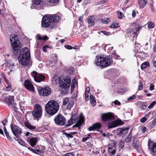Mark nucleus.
<instances>
[{
    "instance_id": "nucleus-5",
    "label": "nucleus",
    "mask_w": 156,
    "mask_h": 156,
    "mask_svg": "<svg viewBox=\"0 0 156 156\" xmlns=\"http://www.w3.org/2000/svg\"><path fill=\"white\" fill-rule=\"evenodd\" d=\"M73 120L76 122V124L73 126V127H78V129H80V126L84 122V118L83 115V113H81L79 117L76 116L74 114L71 116Z\"/></svg>"
},
{
    "instance_id": "nucleus-54",
    "label": "nucleus",
    "mask_w": 156,
    "mask_h": 156,
    "mask_svg": "<svg viewBox=\"0 0 156 156\" xmlns=\"http://www.w3.org/2000/svg\"><path fill=\"white\" fill-rule=\"evenodd\" d=\"M133 145L136 148H138L139 147V145L137 143H133Z\"/></svg>"
},
{
    "instance_id": "nucleus-63",
    "label": "nucleus",
    "mask_w": 156,
    "mask_h": 156,
    "mask_svg": "<svg viewBox=\"0 0 156 156\" xmlns=\"http://www.w3.org/2000/svg\"><path fill=\"white\" fill-rule=\"evenodd\" d=\"M136 12L134 10H133L132 12V16L133 18L135 17L136 16Z\"/></svg>"
},
{
    "instance_id": "nucleus-20",
    "label": "nucleus",
    "mask_w": 156,
    "mask_h": 156,
    "mask_svg": "<svg viewBox=\"0 0 156 156\" xmlns=\"http://www.w3.org/2000/svg\"><path fill=\"white\" fill-rule=\"evenodd\" d=\"M147 0H138V3L140 8H143L145 7L147 3Z\"/></svg>"
},
{
    "instance_id": "nucleus-27",
    "label": "nucleus",
    "mask_w": 156,
    "mask_h": 156,
    "mask_svg": "<svg viewBox=\"0 0 156 156\" xmlns=\"http://www.w3.org/2000/svg\"><path fill=\"white\" fill-rule=\"evenodd\" d=\"M90 96L91 104L92 106L94 107L96 104V101L93 95H90Z\"/></svg>"
},
{
    "instance_id": "nucleus-26",
    "label": "nucleus",
    "mask_w": 156,
    "mask_h": 156,
    "mask_svg": "<svg viewBox=\"0 0 156 156\" xmlns=\"http://www.w3.org/2000/svg\"><path fill=\"white\" fill-rule=\"evenodd\" d=\"M139 30V28L138 27H136L132 29L129 30V32L130 34H135Z\"/></svg>"
},
{
    "instance_id": "nucleus-1",
    "label": "nucleus",
    "mask_w": 156,
    "mask_h": 156,
    "mask_svg": "<svg viewBox=\"0 0 156 156\" xmlns=\"http://www.w3.org/2000/svg\"><path fill=\"white\" fill-rule=\"evenodd\" d=\"M10 42L14 55L16 56L19 55L18 58L19 63L22 65H27L30 58V52L28 48H24L20 50L22 44H20L16 35L10 38Z\"/></svg>"
},
{
    "instance_id": "nucleus-18",
    "label": "nucleus",
    "mask_w": 156,
    "mask_h": 156,
    "mask_svg": "<svg viewBox=\"0 0 156 156\" xmlns=\"http://www.w3.org/2000/svg\"><path fill=\"white\" fill-rule=\"evenodd\" d=\"M37 141V137H33L30 138L29 141V144L32 147H34L36 145Z\"/></svg>"
},
{
    "instance_id": "nucleus-47",
    "label": "nucleus",
    "mask_w": 156,
    "mask_h": 156,
    "mask_svg": "<svg viewBox=\"0 0 156 156\" xmlns=\"http://www.w3.org/2000/svg\"><path fill=\"white\" fill-rule=\"evenodd\" d=\"M147 120V119L146 117H143L140 120V122H141L144 123L146 122Z\"/></svg>"
},
{
    "instance_id": "nucleus-8",
    "label": "nucleus",
    "mask_w": 156,
    "mask_h": 156,
    "mask_svg": "<svg viewBox=\"0 0 156 156\" xmlns=\"http://www.w3.org/2000/svg\"><path fill=\"white\" fill-rule=\"evenodd\" d=\"M37 89L39 95L43 96H48L51 93V89L48 87H38Z\"/></svg>"
},
{
    "instance_id": "nucleus-19",
    "label": "nucleus",
    "mask_w": 156,
    "mask_h": 156,
    "mask_svg": "<svg viewBox=\"0 0 156 156\" xmlns=\"http://www.w3.org/2000/svg\"><path fill=\"white\" fill-rule=\"evenodd\" d=\"M148 145L149 148L153 152V148L155 149L156 148V143H154L149 140L148 143Z\"/></svg>"
},
{
    "instance_id": "nucleus-31",
    "label": "nucleus",
    "mask_w": 156,
    "mask_h": 156,
    "mask_svg": "<svg viewBox=\"0 0 156 156\" xmlns=\"http://www.w3.org/2000/svg\"><path fill=\"white\" fill-rule=\"evenodd\" d=\"M149 65V62L147 61L143 63L141 66V68L142 69H146L147 66Z\"/></svg>"
},
{
    "instance_id": "nucleus-9",
    "label": "nucleus",
    "mask_w": 156,
    "mask_h": 156,
    "mask_svg": "<svg viewBox=\"0 0 156 156\" xmlns=\"http://www.w3.org/2000/svg\"><path fill=\"white\" fill-rule=\"evenodd\" d=\"M55 123L59 126L65 125L66 119L64 116L61 114H58L55 116L54 119Z\"/></svg>"
},
{
    "instance_id": "nucleus-41",
    "label": "nucleus",
    "mask_w": 156,
    "mask_h": 156,
    "mask_svg": "<svg viewBox=\"0 0 156 156\" xmlns=\"http://www.w3.org/2000/svg\"><path fill=\"white\" fill-rule=\"evenodd\" d=\"M5 136L8 140H9L11 141L12 140V138L11 137V136L9 135V133L8 132H5Z\"/></svg>"
},
{
    "instance_id": "nucleus-2",
    "label": "nucleus",
    "mask_w": 156,
    "mask_h": 156,
    "mask_svg": "<svg viewBox=\"0 0 156 156\" xmlns=\"http://www.w3.org/2000/svg\"><path fill=\"white\" fill-rule=\"evenodd\" d=\"M112 62V58L109 56L97 55L94 63L97 66L104 68L110 66Z\"/></svg>"
},
{
    "instance_id": "nucleus-11",
    "label": "nucleus",
    "mask_w": 156,
    "mask_h": 156,
    "mask_svg": "<svg viewBox=\"0 0 156 156\" xmlns=\"http://www.w3.org/2000/svg\"><path fill=\"white\" fill-rule=\"evenodd\" d=\"M11 130L12 133L17 138H20V135L21 133V129L18 126L11 124L10 125Z\"/></svg>"
},
{
    "instance_id": "nucleus-36",
    "label": "nucleus",
    "mask_w": 156,
    "mask_h": 156,
    "mask_svg": "<svg viewBox=\"0 0 156 156\" xmlns=\"http://www.w3.org/2000/svg\"><path fill=\"white\" fill-rule=\"evenodd\" d=\"M128 129H129L127 128H123V129L122 130V131L121 133V135H126L128 133Z\"/></svg>"
},
{
    "instance_id": "nucleus-10",
    "label": "nucleus",
    "mask_w": 156,
    "mask_h": 156,
    "mask_svg": "<svg viewBox=\"0 0 156 156\" xmlns=\"http://www.w3.org/2000/svg\"><path fill=\"white\" fill-rule=\"evenodd\" d=\"M32 76L34 78V80L38 83L44 80L45 78L44 76L41 73H39L36 71H33L31 73Z\"/></svg>"
},
{
    "instance_id": "nucleus-52",
    "label": "nucleus",
    "mask_w": 156,
    "mask_h": 156,
    "mask_svg": "<svg viewBox=\"0 0 156 156\" xmlns=\"http://www.w3.org/2000/svg\"><path fill=\"white\" fill-rule=\"evenodd\" d=\"M123 129V128H118L117 129V131L118 133L121 135V133L122 132V130Z\"/></svg>"
},
{
    "instance_id": "nucleus-17",
    "label": "nucleus",
    "mask_w": 156,
    "mask_h": 156,
    "mask_svg": "<svg viewBox=\"0 0 156 156\" xmlns=\"http://www.w3.org/2000/svg\"><path fill=\"white\" fill-rule=\"evenodd\" d=\"M48 15L51 23L53 22L55 23H57L61 19V17L56 14H49Z\"/></svg>"
},
{
    "instance_id": "nucleus-45",
    "label": "nucleus",
    "mask_w": 156,
    "mask_h": 156,
    "mask_svg": "<svg viewBox=\"0 0 156 156\" xmlns=\"http://www.w3.org/2000/svg\"><path fill=\"white\" fill-rule=\"evenodd\" d=\"M33 2L35 5H38L40 4L41 0H33Z\"/></svg>"
},
{
    "instance_id": "nucleus-15",
    "label": "nucleus",
    "mask_w": 156,
    "mask_h": 156,
    "mask_svg": "<svg viewBox=\"0 0 156 156\" xmlns=\"http://www.w3.org/2000/svg\"><path fill=\"white\" fill-rule=\"evenodd\" d=\"M111 146L108 147V151L109 156H114L116 152V145L114 142L112 143Z\"/></svg>"
},
{
    "instance_id": "nucleus-34",
    "label": "nucleus",
    "mask_w": 156,
    "mask_h": 156,
    "mask_svg": "<svg viewBox=\"0 0 156 156\" xmlns=\"http://www.w3.org/2000/svg\"><path fill=\"white\" fill-rule=\"evenodd\" d=\"M125 141L123 140H121L119 144V147L122 149L124 147Z\"/></svg>"
},
{
    "instance_id": "nucleus-44",
    "label": "nucleus",
    "mask_w": 156,
    "mask_h": 156,
    "mask_svg": "<svg viewBox=\"0 0 156 156\" xmlns=\"http://www.w3.org/2000/svg\"><path fill=\"white\" fill-rule=\"evenodd\" d=\"M147 107V106L145 105L144 103H143L141 105L140 107V109L141 110H145Z\"/></svg>"
},
{
    "instance_id": "nucleus-30",
    "label": "nucleus",
    "mask_w": 156,
    "mask_h": 156,
    "mask_svg": "<svg viewBox=\"0 0 156 156\" xmlns=\"http://www.w3.org/2000/svg\"><path fill=\"white\" fill-rule=\"evenodd\" d=\"M75 122V121L73 120V119L71 117L70 119L68 120L67 124L66 125V127L69 126Z\"/></svg>"
},
{
    "instance_id": "nucleus-13",
    "label": "nucleus",
    "mask_w": 156,
    "mask_h": 156,
    "mask_svg": "<svg viewBox=\"0 0 156 156\" xmlns=\"http://www.w3.org/2000/svg\"><path fill=\"white\" fill-rule=\"evenodd\" d=\"M124 123V122L120 120H116L107 123V125L108 128L110 129L116 127L119 125H122Z\"/></svg>"
},
{
    "instance_id": "nucleus-62",
    "label": "nucleus",
    "mask_w": 156,
    "mask_h": 156,
    "mask_svg": "<svg viewBox=\"0 0 156 156\" xmlns=\"http://www.w3.org/2000/svg\"><path fill=\"white\" fill-rule=\"evenodd\" d=\"M65 156H74V155L73 154L70 153L66 154Z\"/></svg>"
},
{
    "instance_id": "nucleus-51",
    "label": "nucleus",
    "mask_w": 156,
    "mask_h": 156,
    "mask_svg": "<svg viewBox=\"0 0 156 156\" xmlns=\"http://www.w3.org/2000/svg\"><path fill=\"white\" fill-rule=\"evenodd\" d=\"M95 129L94 124L92 126L89 127L88 128V130L89 131H91Z\"/></svg>"
},
{
    "instance_id": "nucleus-39",
    "label": "nucleus",
    "mask_w": 156,
    "mask_h": 156,
    "mask_svg": "<svg viewBox=\"0 0 156 156\" xmlns=\"http://www.w3.org/2000/svg\"><path fill=\"white\" fill-rule=\"evenodd\" d=\"M85 96H89V95L90 96V95H91L90 94V90L89 88H86V90L85 93Z\"/></svg>"
},
{
    "instance_id": "nucleus-57",
    "label": "nucleus",
    "mask_w": 156,
    "mask_h": 156,
    "mask_svg": "<svg viewBox=\"0 0 156 156\" xmlns=\"http://www.w3.org/2000/svg\"><path fill=\"white\" fill-rule=\"evenodd\" d=\"M65 47L68 49H72L73 48L70 45H65Z\"/></svg>"
},
{
    "instance_id": "nucleus-4",
    "label": "nucleus",
    "mask_w": 156,
    "mask_h": 156,
    "mask_svg": "<svg viewBox=\"0 0 156 156\" xmlns=\"http://www.w3.org/2000/svg\"><path fill=\"white\" fill-rule=\"evenodd\" d=\"M59 108L58 103L56 101L51 100L48 101L45 106V110L47 113L51 115L56 114Z\"/></svg>"
},
{
    "instance_id": "nucleus-22",
    "label": "nucleus",
    "mask_w": 156,
    "mask_h": 156,
    "mask_svg": "<svg viewBox=\"0 0 156 156\" xmlns=\"http://www.w3.org/2000/svg\"><path fill=\"white\" fill-rule=\"evenodd\" d=\"M95 17L93 16H90L88 19L87 21L90 26H93L94 24Z\"/></svg>"
},
{
    "instance_id": "nucleus-60",
    "label": "nucleus",
    "mask_w": 156,
    "mask_h": 156,
    "mask_svg": "<svg viewBox=\"0 0 156 156\" xmlns=\"http://www.w3.org/2000/svg\"><path fill=\"white\" fill-rule=\"evenodd\" d=\"M7 119H4V120H3L2 122V124L4 126H5L6 125V124H7Z\"/></svg>"
},
{
    "instance_id": "nucleus-7",
    "label": "nucleus",
    "mask_w": 156,
    "mask_h": 156,
    "mask_svg": "<svg viewBox=\"0 0 156 156\" xmlns=\"http://www.w3.org/2000/svg\"><path fill=\"white\" fill-rule=\"evenodd\" d=\"M51 23V21L50 20L48 16V15L44 16L42 20L41 24L42 26L43 27H47L50 26V29H53L56 28L57 27L56 25H50Z\"/></svg>"
},
{
    "instance_id": "nucleus-16",
    "label": "nucleus",
    "mask_w": 156,
    "mask_h": 156,
    "mask_svg": "<svg viewBox=\"0 0 156 156\" xmlns=\"http://www.w3.org/2000/svg\"><path fill=\"white\" fill-rule=\"evenodd\" d=\"M14 97L13 96H10L6 97L5 98V101L9 106H11L12 105L15 104L14 102Z\"/></svg>"
},
{
    "instance_id": "nucleus-40",
    "label": "nucleus",
    "mask_w": 156,
    "mask_h": 156,
    "mask_svg": "<svg viewBox=\"0 0 156 156\" xmlns=\"http://www.w3.org/2000/svg\"><path fill=\"white\" fill-rule=\"evenodd\" d=\"M119 27V24L116 23H113L110 26L111 28H116Z\"/></svg>"
},
{
    "instance_id": "nucleus-53",
    "label": "nucleus",
    "mask_w": 156,
    "mask_h": 156,
    "mask_svg": "<svg viewBox=\"0 0 156 156\" xmlns=\"http://www.w3.org/2000/svg\"><path fill=\"white\" fill-rule=\"evenodd\" d=\"M88 136H90V135H88ZM90 138L89 136H87L86 137L83 138L82 139V141L83 142H84L86 141L88 139H89Z\"/></svg>"
},
{
    "instance_id": "nucleus-59",
    "label": "nucleus",
    "mask_w": 156,
    "mask_h": 156,
    "mask_svg": "<svg viewBox=\"0 0 156 156\" xmlns=\"http://www.w3.org/2000/svg\"><path fill=\"white\" fill-rule=\"evenodd\" d=\"M114 104L115 105H119L121 104L117 100H115L114 102Z\"/></svg>"
},
{
    "instance_id": "nucleus-6",
    "label": "nucleus",
    "mask_w": 156,
    "mask_h": 156,
    "mask_svg": "<svg viewBox=\"0 0 156 156\" xmlns=\"http://www.w3.org/2000/svg\"><path fill=\"white\" fill-rule=\"evenodd\" d=\"M32 115L34 119L38 120L42 115V108L39 104L36 105L32 112Z\"/></svg>"
},
{
    "instance_id": "nucleus-25",
    "label": "nucleus",
    "mask_w": 156,
    "mask_h": 156,
    "mask_svg": "<svg viewBox=\"0 0 156 156\" xmlns=\"http://www.w3.org/2000/svg\"><path fill=\"white\" fill-rule=\"evenodd\" d=\"M62 78H59L58 77H53L51 80L52 83L54 84H58L59 83H60Z\"/></svg>"
},
{
    "instance_id": "nucleus-42",
    "label": "nucleus",
    "mask_w": 156,
    "mask_h": 156,
    "mask_svg": "<svg viewBox=\"0 0 156 156\" xmlns=\"http://www.w3.org/2000/svg\"><path fill=\"white\" fill-rule=\"evenodd\" d=\"M156 104V101H154L151 103L150 105L148 106V108L149 109H151Z\"/></svg>"
},
{
    "instance_id": "nucleus-48",
    "label": "nucleus",
    "mask_w": 156,
    "mask_h": 156,
    "mask_svg": "<svg viewBox=\"0 0 156 156\" xmlns=\"http://www.w3.org/2000/svg\"><path fill=\"white\" fill-rule=\"evenodd\" d=\"M101 32L103 34H104L105 35H106L109 36L111 34V33L110 32H108L102 30Z\"/></svg>"
},
{
    "instance_id": "nucleus-14",
    "label": "nucleus",
    "mask_w": 156,
    "mask_h": 156,
    "mask_svg": "<svg viewBox=\"0 0 156 156\" xmlns=\"http://www.w3.org/2000/svg\"><path fill=\"white\" fill-rule=\"evenodd\" d=\"M24 85L27 89L30 91L33 92L34 91V86L29 80L27 79L24 81Z\"/></svg>"
},
{
    "instance_id": "nucleus-28",
    "label": "nucleus",
    "mask_w": 156,
    "mask_h": 156,
    "mask_svg": "<svg viewBox=\"0 0 156 156\" xmlns=\"http://www.w3.org/2000/svg\"><path fill=\"white\" fill-rule=\"evenodd\" d=\"M132 137V133L130 132L128 135L126 137L125 139V141L127 143H129L131 140Z\"/></svg>"
},
{
    "instance_id": "nucleus-55",
    "label": "nucleus",
    "mask_w": 156,
    "mask_h": 156,
    "mask_svg": "<svg viewBox=\"0 0 156 156\" xmlns=\"http://www.w3.org/2000/svg\"><path fill=\"white\" fill-rule=\"evenodd\" d=\"M154 86L153 84H151L149 87V89L150 90L152 91L153 90H154Z\"/></svg>"
},
{
    "instance_id": "nucleus-32",
    "label": "nucleus",
    "mask_w": 156,
    "mask_h": 156,
    "mask_svg": "<svg viewBox=\"0 0 156 156\" xmlns=\"http://www.w3.org/2000/svg\"><path fill=\"white\" fill-rule=\"evenodd\" d=\"M6 82L8 84V86L4 88V90L5 91H9L12 89V86L11 84L9 83V81L8 80H6Z\"/></svg>"
},
{
    "instance_id": "nucleus-50",
    "label": "nucleus",
    "mask_w": 156,
    "mask_h": 156,
    "mask_svg": "<svg viewBox=\"0 0 156 156\" xmlns=\"http://www.w3.org/2000/svg\"><path fill=\"white\" fill-rule=\"evenodd\" d=\"M136 98V96L135 95H133L132 96H130V97H129V98H128V100L129 101H131V100H133Z\"/></svg>"
},
{
    "instance_id": "nucleus-12",
    "label": "nucleus",
    "mask_w": 156,
    "mask_h": 156,
    "mask_svg": "<svg viewBox=\"0 0 156 156\" xmlns=\"http://www.w3.org/2000/svg\"><path fill=\"white\" fill-rule=\"evenodd\" d=\"M101 117V120L104 122L112 120L115 118L113 114L111 112L102 114Z\"/></svg>"
},
{
    "instance_id": "nucleus-61",
    "label": "nucleus",
    "mask_w": 156,
    "mask_h": 156,
    "mask_svg": "<svg viewBox=\"0 0 156 156\" xmlns=\"http://www.w3.org/2000/svg\"><path fill=\"white\" fill-rule=\"evenodd\" d=\"M146 127H142V133H144L146 130Z\"/></svg>"
},
{
    "instance_id": "nucleus-23",
    "label": "nucleus",
    "mask_w": 156,
    "mask_h": 156,
    "mask_svg": "<svg viewBox=\"0 0 156 156\" xmlns=\"http://www.w3.org/2000/svg\"><path fill=\"white\" fill-rule=\"evenodd\" d=\"M77 134V132H71L69 133H64V135L66 136V137L69 138H72L73 137L74 135L76 134Z\"/></svg>"
},
{
    "instance_id": "nucleus-38",
    "label": "nucleus",
    "mask_w": 156,
    "mask_h": 156,
    "mask_svg": "<svg viewBox=\"0 0 156 156\" xmlns=\"http://www.w3.org/2000/svg\"><path fill=\"white\" fill-rule=\"evenodd\" d=\"M155 24L154 23L152 22H149L148 23V27L149 29H151L154 27Z\"/></svg>"
},
{
    "instance_id": "nucleus-64",
    "label": "nucleus",
    "mask_w": 156,
    "mask_h": 156,
    "mask_svg": "<svg viewBox=\"0 0 156 156\" xmlns=\"http://www.w3.org/2000/svg\"><path fill=\"white\" fill-rule=\"evenodd\" d=\"M48 39V37L47 36H45L43 37V40L44 41H47Z\"/></svg>"
},
{
    "instance_id": "nucleus-33",
    "label": "nucleus",
    "mask_w": 156,
    "mask_h": 156,
    "mask_svg": "<svg viewBox=\"0 0 156 156\" xmlns=\"http://www.w3.org/2000/svg\"><path fill=\"white\" fill-rule=\"evenodd\" d=\"M94 124V128L95 129H99L101 127V125L100 123L97 122Z\"/></svg>"
},
{
    "instance_id": "nucleus-46",
    "label": "nucleus",
    "mask_w": 156,
    "mask_h": 156,
    "mask_svg": "<svg viewBox=\"0 0 156 156\" xmlns=\"http://www.w3.org/2000/svg\"><path fill=\"white\" fill-rule=\"evenodd\" d=\"M143 84L141 82H139V84L138 86V90H141L143 89Z\"/></svg>"
},
{
    "instance_id": "nucleus-29",
    "label": "nucleus",
    "mask_w": 156,
    "mask_h": 156,
    "mask_svg": "<svg viewBox=\"0 0 156 156\" xmlns=\"http://www.w3.org/2000/svg\"><path fill=\"white\" fill-rule=\"evenodd\" d=\"M75 122V121L73 120V119L71 117L70 119L68 120L67 124L66 125V127L69 126Z\"/></svg>"
},
{
    "instance_id": "nucleus-58",
    "label": "nucleus",
    "mask_w": 156,
    "mask_h": 156,
    "mask_svg": "<svg viewBox=\"0 0 156 156\" xmlns=\"http://www.w3.org/2000/svg\"><path fill=\"white\" fill-rule=\"evenodd\" d=\"M109 21H110V19L108 18H107L106 20H105L104 21H103V23H104L107 24Z\"/></svg>"
},
{
    "instance_id": "nucleus-35",
    "label": "nucleus",
    "mask_w": 156,
    "mask_h": 156,
    "mask_svg": "<svg viewBox=\"0 0 156 156\" xmlns=\"http://www.w3.org/2000/svg\"><path fill=\"white\" fill-rule=\"evenodd\" d=\"M17 141L21 145L23 146L26 147V145H27V144L25 142L23 141L22 140L18 139Z\"/></svg>"
},
{
    "instance_id": "nucleus-24",
    "label": "nucleus",
    "mask_w": 156,
    "mask_h": 156,
    "mask_svg": "<svg viewBox=\"0 0 156 156\" xmlns=\"http://www.w3.org/2000/svg\"><path fill=\"white\" fill-rule=\"evenodd\" d=\"M46 1L51 4L52 5L55 6L58 4L60 0H46Z\"/></svg>"
},
{
    "instance_id": "nucleus-21",
    "label": "nucleus",
    "mask_w": 156,
    "mask_h": 156,
    "mask_svg": "<svg viewBox=\"0 0 156 156\" xmlns=\"http://www.w3.org/2000/svg\"><path fill=\"white\" fill-rule=\"evenodd\" d=\"M24 125L27 128L30 130H34L36 129V127L35 126L31 125L28 121L25 122Z\"/></svg>"
},
{
    "instance_id": "nucleus-37",
    "label": "nucleus",
    "mask_w": 156,
    "mask_h": 156,
    "mask_svg": "<svg viewBox=\"0 0 156 156\" xmlns=\"http://www.w3.org/2000/svg\"><path fill=\"white\" fill-rule=\"evenodd\" d=\"M69 101V98H68L66 97L64 98L62 101V105L65 106L66 105Z\"/></svg>"
},
{
    "instance_id": "nucleus-56",
    "label": "nucleus",
    "mask_w": 156,
    "mask_h": 156,
    "mask_svg": "<svg viewBox=\"0 0 156 156\" xmlns=\"http://www.w3.org/2000/svg\"><path fill=\"white\" fill-rule=\"evenodd\" d=\"M73 107V105L69 103L67 105V108L68 110H70L71 108Z\"/></svg>"
},
{
    "instance_id": "nucleus-49",
    "label": "nucleus",
    "mask_w": 156,
    "mask_h": 156,
    "mask_svg": "<svg viewBox=\"0 0 156 156\" xmlns=\"http://www.w3.org/2000/svg\"><path fill=\"white\" fill-rule=\"evenodd\" d=\"M48 47L49 46L48 45L44 46L43 47L42 49L44 52H46L47 51V48H48Z\"/></svg>"
},
{
    "instance_id": "nucleus-43",
    "label": "nucleus",
    "mask_w": 156,
    "mask_h": 156,
    "mask_svg": "<svg viewBox=\"0 0 156 156\" xmlns=\"http://www.w3.org/2000/svg\"><path fill=\"white\" fill-rule=\"evenodd\" d=\"M117 13L118 14V17L119 19H121L123 18V15L122 12L118 11Z\"/></svg>"
},
{
    "instance_id": "nucleus-3",
    "label": "nucleus",
    "mask_w": 156,
    "mask_h": 156,
    "mask_svg": "<svg viewBox=\"0 0 156 156\" xmlns=\"http://www.w3.org/2000/svg\"><path fill=\"white\" fill-rule=\"evenodd\" d=\"M71 82V79L69 76H63L61 80L59 83V90L62 94L68 93Z\"/></svg>"
}]
</instances>
